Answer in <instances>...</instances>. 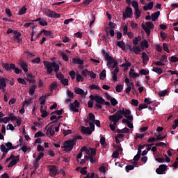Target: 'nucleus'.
Segmentation results:
<instances>
[{
    "label": "nucleus",
    "mask_w": 178,
    "mask_h": 178,
    "mask_svg": "<svg viewBox=\"0 0 178 178\" xmlns=\"http://www.w3.org/2000/svg\"><path fill=\"white\" fill-rule=\"evenodd\" d=\"M123 115L124 118L128 119V120H133V115H131V111L127 108L122 110H118L117 112L108 117V119L111 122H113V124H111L109 127L112 131H115L116 130V126L119 120L123 119Z\"/></svg>",
    "instance_id": "nucleus-1"
},
{
    "label": "nucleus",
    "mask_w": 178,
    "mask_h": 178,
    "mask_svg": "<svg viewBox=\"0 0 178 178\" xmlns=\"http://www.w3.org/2000/svg\"><path fill=\"white\" fill-rule=\"evenodd\" d=\"M43 65L44 67H46L47 69V74H52V73L54 71L57 79H58L60 81H61L65 79V75H63L62 72L58 73V72H59L60 67H59V64L56 63V62L44 61Z\"/></svg>",
    "instance_id": "nucleus-2"
},
{
    "label": "nucleus",
    "mask_w": 178,
    "mask_h": 178,
    "mask_svg": "<svg viewBox=\"0 0 178 178\" xmlns=\"http://www.w3.org/2000/svg\"><path fill=\"white\" fill-rule=\"evenodd\" d=\"M76 145V139H71L66 140L64 143V146L62 148L65 149V151L70 152L73 149V147Z\"/></svg>",
    "instance_id": "nucleus-3"
},
{
    "label": "nucleus",
    "mask_w": 178,
    "mask_h": 178,
    "mask_svg": "<svg viewBox=\"0 0 178 178\" xmlns=\"http://www.w3.org/2000/svg\"><path fill=\"white\" fill-rule=\"evenodd\" d=\"M142 29L144 30L145 33L147 34V36L151 35V30L154 29V26L152 22H147L145 24H141Z\"/></svg>",
    "instance_id": "nucleus-4"
},
{
    "label": "nucleus",
    "mask_w": 178,
    "mask_h": 178,
    "mask_svg": "<svg viewBox=\"0 0 178 178\" xmlns=\"http://www.w3.org/2000/svg\"><path fill=\"white\" fill-rule=\"evenodd\" d=\"M45 156V154L44 152H40L36 159H35L33 162V168L35 170H37L38 168H40V161L42 158H44Z\"/></svg>",
    "instance_id": "nucleus-5"
},
{
    "label": "nucleus",
    "mask_w": 178,
    "mask_h": 178,
    "mask_svg": "<svg viewBox=\"0 0 178 178\" xmlns=\"http://www.w3.org/2000/svg\"><path fill=\"white\" fill-rule=\"evenodd\" d=\"M133 16V9L131 7H127L125 13H123V19L131 18Z\"/></svg>",
    "instance_id": "nucleus-6"
},
{
    "label": "nucleus",
    "mask_w": 178,
    "mask_h": 178,
    "mask_svg": "<svg viewBox=\"0 0 178 178\" xmlns=\"http://www.w3.org/2000/svg\"><path fill=\"white\" fill-rule=\"evenodd\" d=\"M166 170H168V165H166L165 164H161L156 170V173H157V175H163V173H165V172H166Z\"/></svg>",
    "instance_id": "nucleus-7"
},
{
    "label": "nucleus",
    "mask_w": 178,
    "mask_h": 178,
    "mask_svg": "<svg viewBox=\"0 0 178 178\" xmlns=\"http://www.w3.org/2000/svg\"><path fill=\"white\" fill-rule=\"evenodd\" d=\"M49 170L50 172L49 175L51 177H55L56 175H58V168H56V165H48Z\"/></svg>",
    "instance_id": "nucleus-8"
},
{
    "label": "nucleus",
    "mask_w": 178,
    "mask_h": 178,
    "mask_svg": "<svg viewBox=\"0 0 178 178\" xmlns=\"http://www.w3.org/2000/svg\"><path fill=\"white\" fill-rule=\"evenodd\" d=\"M6 81H9V79L4 77L0 78V90H1L3 92L6 91L5 89L6 87Z\"/></svg>",
    "instance_id": "nucleus-9"
},
{
    "label": "nucleus",
    "mask_w": 178,
    "mask_h": 178,
    "mask_svg": "<svg viewBox=\"0 0 178 178\" xmlns=\"http://www.w3.org/2000/svg\"><path fill=\"white\" fill-rule=\"evenodd\" d=\"M77 108H80V103L79 101L75 100L73 103L70 104V108L72 111V112H79Z\"/></svg>",
    "instance_id": "nucleus-10"
},
{
    "label": "nucleus",
    "mask_w": 178,
    "mask_h": 178,
    "mask_svg": "<svg viewBox=\"0 0 178 178\" xmlns=\"http://www.w3.org/2000/svg\"><path fill=\"white\" fill-rule=\"evenodd\" d=\"M81 131L83 133V134H88V136H90V134H92V130L90 129L89 127H86L84 126H82L81 128Z\"/></svg>",
    "instance_id": "nucleus-11"
},
{
    "label": "nucleus",
    "mask_w": 178,
    "mask_h": 178,
    "mask_svg": "<svg viewBox=\"0 0 178 178\" xmlns=\"http://www.w3.org/2000/svg\"><path fill=\"white\" fill-rule=\"evenodd\" d=\"M20 161V156H16L15 159H13L8 165V168H13L17 162Z\"/></svg>",
    "instance_id": "nucleus-12"
},
{
    "label": "nucleus",
    "mask_w": 178,
    "mask_h": 178,
    "mask_svg": "<svg viewBox=\"0 0 178 178\" xmlns=\"http://www.w3.org/2000/svg\"><path fill=\"white\" fill-rule=\"evenodd\" d=\"M54 129H55L54 125L49 126L46 131V135L47 136H55V131L54 130Z\"/></svg>",
    "instance_id": "nucleus-13"
},
{
    "label": "nucleus",
    "mask_w": 178,
    "mask_h": 178,
    "mask_svg": "<svg viewBox=\"0 0 178 178\" xmlns=\"http://www.w3.org/2000/svg\"><path fill=\"white\" fill-rule=\"evenodd\" d=\"M118 73H119V67H116L114 69V71L111 72V74H113V81H118Z\"/></svg>",
    "instance_id": "nucleus-14"
},
{
    "label": "nucleus",
    "mask_w": 178,
    "mask_h": 178,
    "mask_svg": "<svg viewBox=\"0 0 178 178\" xmlns=\"http://www.w3.org/2000/svg\"><path fill=\"white\" fill-rule=\"evenodd\" d=\"M74 92H76V94H78L79 95H87L88 92H84V90H83V89L80 88H74Z\"/></svg>",
    "instance_id": "nucleus-15"
},
{
    "label": "nucleus",
    "mask_w": 178,
    "mask_h": 178,
    "mask_svg": "<svg viewBox=\"0 0 178 178\" xmlns=\"http://www.w3.org/2000/svg\"><path fill=\"white\" fill-rule=\"evenodd\" d=\"M88 116L89 119L85 120V123H90V122H94L95 120V115H94L92 113H90Z\"/></svg>",
    "instance_id": "nucleus-16"
},
{
    "label": "nucleus",
    "mask_w": 178,
    "mask_h": 178,
    "mask_svg": "<svg viewBox=\"0 0 178 178\" xmlns=\"http://www.w3.org/2000/svg\"><path fill=\"white\" fill-rule=\"evenodd\" d=\"M20 66L24 72V73H27V72H29V68H27L29 65L24 61L22 60L20 62Z\"/></svg>",
    "instance_id": "nucleus-17"
},
{
    "label": "nucleus",
    "mask_w": 178,
    "mask_h": 178,
    "mask_svg": "<svg viewBox=\"0 0 178 178\" xmlns=\"http://www.w3.org/2000/svg\"><path fill=\"white\" fill-rule=\"evenodd\" d=\"M33 22H39V24H40V26H47L48 24V22H47V21H45V19L44 18H38L37 19L34 20Z\"/></svg>",
    "instance_id": "nucleus-18"
},
{
    "label": "nucleus",
    "mask_w": 178,
    "mask_h": 178,
    "mask_svg": "<svg viewBox=\"0 0 178 178\" xmlns=\"http://www.w3.org/2000/svg\"><path fill=\"white\" fill-rule=\"evenodd\" d=\"M141 58L143 59V62L144 65H147V62L149 60V57H148V56L147 55V53L143 52Z\"/></svg>",
    "instance_id": "nucleus-19"
},
{
    "label": "nucleus",
    "mask_w": 178,
    "mask_h": 178,
    "mask_svg": "<svg viewBox=\"0 0 178 178\" xmlns=\"http://www.w3.org/2000/svg\"><path fill=\"white\" fill-rule=\"evenodd\" d=\"M72 62L75 65H84V60L80 59V58H74Z\"/></svg>",
    "instance_id": "nucleus-20"
},
{
    "label": "nucleus",
    "mask_w": 178,
    "mask_h": 178,
    "mask_svg": "<svg viewBox=\"0 0 178 178\" xmlns=\"http://www.w3.org/2000/svg\"><path fill=\"white\" fill-rule=\"evenodd\" d=\"M43 108V106H40V113L42 114L41 116L44 118L48 117V115H49V113L47 112V110H44Z\"/></svg>",
    "instance_id": "nucleus-21"
},
{
    "label": "nucleus",
    "mask_w": 178,
    "mask_h": 178,
    "mask_svg": "<svg viewBox=\"0 0 178 178\" xmlns=\"http://www.w3.org/2000/svg\"><path fill=\"white\" fill-rule=\"evenodd\" d=\"M154 8V1H150L147 5L143 6L145 10H151Z\"/></svg>",
    "instance_id": "nucleus-22"
},
{
    "label": "nucleus",
    "mask_w": 178,
    "mask_h": 178,
    "mask_svg": "<svg viewBox=\"0 0 178 178\" xmlns=\"http://www.w3.org/2000/svg\"><path fill=\"white\" fill-rule=\"evenodd\" d=\"M50 17L51 19H59L60 17V14L57 13L56 12L51 10V13L50 14V17Z\"/></svg>",
    "instance_id": "nucleus-23"
},
{
    "label": "nucleus",
    "mask_w": 178,
    "mask_h": 178,
    "mask_svg": "<svg viewBox=\"0 0 178 178\" xmlns=\"http://www.w3.org/2000/svg\"><path fill=\"white\" fill-rule=\"evenodd\" d=\"M102 54L103 56H104V58H105L106 60H111L113 58L112 56H111L109 55V54L108 52L105 51V49H103L102 51Z\"/></svg>",
    "instance_id": "nucleus-24"
},
{
    "label": "nucleus",
    "mask_w": 178,
    "mask_h": 178,
    "mask_svg": "<svg viewBox=\"0 0 178 178\" xmlns=\"http://www.w3.org/2000/svg\"><path fill=\"white\" fill-rule=\"evenodd\" d=\"M161 15V12L160 11H157L154 13H153L152 15V22H156V19H158V17H159Z\"/></svg>",
    "instance_id": "nucleus-25"
},
{
    "label": "nucleus",
    "mask_w": 178,
    "mask_h": 178,
    "mask_svg": "<svg viewBox=\"0 0 178 178\" xmlns=\"http://www.w3.org/2000/svg\"><path fill=\"white\" fill-rule=\"evenodd\" d=\"M95 102H97V104H100V105H104L105 99L102 98V97L97 95V97H96Z\"/></svg>",
    "instance_id": "nucleus-26"
},
{
    "label": "nucleus",
    "mask_w": 178,
    "mask_h": 178,
    "mask_svg": "<svg viewBox=\"0 0 178 178\" xmlns=\"http://www.w3.org/2000/svg\"><path fill=\"white\" fill-rule=\"evenodd\" d=\"M129 131H130V129L127 127H125L122 129H116V133H118V134L129 133Z\"/></svg>",
    "instance_id": "nucleus-27"
},
{
    "label": "nucleus",
    "mask_w": 178,
    "mask_h": 178,
    "mask_svg": "<svg viewBox=\"0 0 178 178\" xmlns=\"http://www.w3.org/2000/svg\"><path fill=\"white\" fill-rule=\"evenodd\" d=\"M35 90H37V85H33L29 88V95H34V92H35Z\"/></svg>",
    "instance_id": "nucleus-28"
},
{
    "label": "nucleus",
    "mask_w": 178,
    "mask_h": 178,
    "mask_svg": "<svg viewBox=\"0 0 178 178\" xmlns=\"http://www.w3.org/2000/svg\"><path fill=\"white\" fill-rule=\"evenodd\" d=\"M39 101L40 102V105L42 106L43 105L45 104V102H47V95H42V97H40Z\"/></svg>",
    "instance_id": "nucleus-29"
},
{
    "label": "nucleus",
    "mask_w": 178,
    "mask_h": 178,
    "mask_svg": "<svg viewBox=\"0 0 178 178\" xmlns=\"http://www.w3.org/2000/svg\"><path fill=\"white\" fill-rule=\"evenodd\" d=\"M100 144L101 145H102L103 148H106V147L108 146V144L106 143L105 137L102 136L100 138Z\"/></svg>",
    "instance_id": "nucleus-30"
},
{
    "label": "nucleus",
    "mask_w": 178,
    "mask_h": 178,
    "mask_svg": "<svg viewBox=\"0 0 178 178\" xmlns=\"http://www.w3.org/2000/svg\"><path fill=\"white\" fill-rule=\"evenodd\" d=\"M132 51H134V52L136 55H140V52H141V48H140L139 46H134Z\"/></svg>",
    "instance_id": "nucleus-31"
},
{
    "label": "nucleus",
    "mask_w": 178,
    "mask_h": 178,
    "mask_svg": "<svg viewBox=\"0 0 178 178\" xmlns=\"http://www.w3.org/2000/svg\"><path fill=\"white\" fill-rule=\"evenodd\" d=\"M100 80H105L106 79V70H104L99 74Z\"/></svg>",
    "instance_id": "nucleus-32"
},
{
    "label": "nucleus",
    "mask_w": 178,
    "mask_h": 178,
    "mask_svg": "<svg viewBox=\"0 0 178 178\" xmlns=\"http://www.w3.org/2000/svg\"><path fill=\"white\" fill-rule=\"evenodd\" d=\"M1 148V151L3 152V155H6V154H8V152H9V149H8V148H6V146H5V145H1L0 146Z\"/></svg>",
    "instance_id": "nucleus-33"
},
{
    "label": "nucleus",
    "mask_w": 178,
    "mask_h": 178,
    "mask_svg": "<svg viewBox=\"0 0 178 178\" xmlns=\"http://www.w3.org/2000/svg\"><path fill=\"white\" fill-rule=\"evenodd\" d=\"M117 47H119V48H121L123 51H124L125 49V44L123 40L117 42Z\"/></svg>",
    "instance_id": "nucleus-34"
},
{
    "label": "nucleus",
    "mask_w": 178,
    "mask_h": 178,
    "mask_svg": "<svg viewBox=\"0 0 178 178\" xmlns=\"http://www.w3.org/2000/svg\"><path fill=\"white\" fill-rule=\"evenodd\" d=\"M152 71L155 72V73H157L158 74H162V73H163L162 68H159L156 67H154L152 69Z\"/></svg>",
    "instance_id": "nucleus-35"
},
{
    "label": "nucleus",
    "mask_w": 178,
    "mask_h": 178,
    "mask_svg": "<svg viewBox=\"0 0 178 178\" xmlns=\"http://www.w3.org/2000/svg\"><path fill=\"white\" fill-rule=\"evenodd\" d=\"M26 11L27 8H26V6H23L22 8H20L18 15H19V16H22V15H24Z\"/></svg>",
    "instance_id": "nucleus-36"
},
{
    "label": "nucleus",
    "mask_w": 178,
    "mask_h": 178,
    "mask_svg": "<svg viewBox=\"0 0 178 178\" xmlns=\"http://www.w3.org/2000/svg\"><path fill=\"white\" fill-rule=\"evenodd\" d=\"M136 19H138L139 17H141V11L140 10L139 8H136L135 9V13Z\"/></svg>",
    "instance_id": "nucleus-37"
},
{
    "label": "nucleus",
    "mask_w": 178,
    "mask_h": 178,
    "mask_svg": "<svg viewBox=\"0 0 178 178\" xmlns=\"http://www.w3.org/2000/svg\"><path fill=\"white\" fill-rule=\"evenodd\" d=\"M90 90H98L99 91H101V88L99 86H97L95 84H92L89 86Z\"/></svg>",
    "instance_id": "nucleus-38"
},
{
    "label": "nucleus",
    "mask_w": 178,
    "mask_h": 178,
    "mask_svg": "<svg viewBox=\"0 0 178 178\" xmlns=\"http://www.w3.org/2000/svg\"><path fill=\"white\" fill-rule=\"evenodd\" d=\"M10 121L9 117H4L3 118H0V123H4L6 124L8 122Z\"/></svg>",
    "instance_id": "nucleus-39"
},
{
    "label": "nucleus",
    "mask_w": 178,
    "mask_h": 178,
    "mask_svg": "<svg viewBox=\"0 0 178 178\" xmlns=\"http://www.w3.org/2000/svg\"><path fill=\"white\" fill-rule=\"evenodd\" d=\"M76 81L78 83H80V81H81V83H83V81H84V78L83 77V76H81V74H76Z\"/></svg>",
    "instance_id": "nucleus-40"
},
{
    "label": "nucleus",
    "mask_w": 178,
    "mask_h": 178,
    "mask_svg": "<svg viewBox=\"0 0 178 178\" xmlns=\"http://www.w3.org/2000/svg\"><path fill=\"white\" fill-rule=\"evenodd\" d=\"M140 45L143 48H148V47H149V44H148V41H147V40H144L143 42H141Z\"/></svg>",
    "instance_id": "nucleus-41"
},
{
    "label": "nucleus",
    "mask_w": 178,
    "mask_h": 178,
    "mask_svg": "<svg viewBox=\"0 0 178 178\" xmlns=\"http://www.w3.org/2000/svg\"><path fill=\"white\" fill-rule=\"evenodd\" d=\"M141 40V38L140 36L136 37L133 40L134 45H138V41Z\"/></svg>",
    "instance_id": "nucleus-42"
},
{
    "label": "nucleus",
    "mask_w": 178,
    "mask_h": 178,
    "mask_svg": "<svg viewBox=\"0 0 178 178\" xmlns=\"http://www.w3.org/2000/svg\"><path fill=\"white\" fill-rule=\"evenodd\" d=\"M2 67L3 69H5V70H6L7 72H10V65L8 64V63H3L2 64Z\"/></svg>",
    "instance_id": "nucleus-43"
},
{
    "label": "nucleus",
    "mask_w": 178,
    "mask_h": 178,
    "mask_svg": "<svg viewBox=\"0 0 178 178\" xmlns=\"http://www.w3.org/2000/svg\"><path fill=\"white\" fill-rule=\"evenodd\" d=\"M129 77H132V79H136V77H140V74L129 72Z\"/></svg>",
    "instance_id": "nucleus-44"
},
{
    "label": "nucleus",
    "mask_w": 178,
    "mask_h": 178,
    "mask_svg": "<svg viewBox=\"0 0 178 178\" xmlns=\"http://www.w3.org/2000/svg\"><path fill=\"white\" fill-rule=\"evenodd\" d=\"M166 94H168V90H160L158 92V95H159V97H165Z\"/></svg>",
    "instance_id": "nucleus-45"
},
{
    "label": "nucleus",
    "mask_w": 178,
    "mask_h": 178,
    "mask_svg": "<svg viewBox=\"0 0 178 178\" xmlns=\"http://www.w3.org/2000/svg\"><path fill=\"white\" fill-rule=\"evenodd\" d=\"M148 108V105L147 104H139L138 111H143V109H147Z\"/></svg>",
    "instance_id": "nucleus-46"
},
{
    "label": "nucleus",
    "mask_w": 178,
    "mask_h": 178,
    "mask_svg": "<svg viewBox=\"0 0 178 178\" xmlns=\"http://www.w3.org/2000/svg\"><path fill=\"white\" fill-rule=\"evenodd\" d=\"M17 81H18V83H19V84H23L24 86H27V82L23 78H18Z\"/></svg>",
    "instance_id": "nucleus-47"
},
{
    "label": "nucleus",
    "mask_w": 178,
    "mask_h": 178,
    "mask_svg": "<svg viewBox=\"0 0 178 178\" xmlns=\"http://www.w3.org/2000/svg\"><path fill=\"white\" fill-rule=\"evenodd\" d=\"M170 62H172V63H176V62H178V58L177 56H172L169 58Z\"/></svg>",
    "instance_id": "nucleus-48"
},
{
    "label": "nucleus",
    "mask_w": 178,
    "mask_h": 178,
    "mask_svg": "<svg viewBox=\"0 0 178 178\" xmlns=\"http://www.w3.org/2000/svg\"><path fill=\"white\" fill-rule=\"evenodd\" d=\"M88 76H90V79H97V74L92 71L88 72Z\"/></svg>",
    "instance_id": "nucleus-49"
},
{
    "label": "nucleus",
    "mask_w": 178,
    "mask_h": 178,
    "mask_svg": "<svg viewBox=\"0 0 178 178\" xmlns=\"http://www.w3.org/2000/svg\"><path fill=\"white\" fill-rule=\"evenodd\" d=\"M54 113H56L58 116H60V115L63 113V109L55 111L54 112H52L51 115H54Z\"/></svg>",
    "instance_id": "nucleus-50"
},
{
    "label": "nucleus",
    "mask_w": 178,
    "mask_h": 178,
    "mask_svg": "<svg viewBox=\"0 0 178 178\" xmlns=\"http://www.w3.org/2000/svg\"><path fill=\"white\" fill-rule=\"evenodd\" d=\"M134 169V165H129L125 167V170L127 173L130 172V170H133Z\"/></svg>",
    "instance_id": "nucleus-51"
},
{
    "label": "nucleus",
    "mask_w": 178,
    "mask_h": 178,
    "mask_svg": "<svg viewBox=\"0 0 178 178\" xmlns=\"http://www.w3.org/2000/svg\"><path fill=\"white\" fill-rule=\"evenodd\" d=\"M9 118L11 122H16V120H17V117L13 115V113L9 114Z\"/></svg>",
    "instance_id": "nucleus-52"
},
{
    "label": "nucleus",
    "mask_w": 178,
    "mask_h": 178,
    "mask_svg": "<svg viewBox=\"0 0 178 178\" xmlns=\"http://www.w3.org/2000/svg\"><path fill=\"white\" fill-rule=\"evenodd\" d=\"M63 86H69V80L67 79H63L60 81Z\"/></svg>",
    "instance_id": "nucleus-53"
},
{
    "label": "nucleus",
    "mask_w": 178,
    "mask_h": 178,
    "mask_svg": "<svg viewBox=\"0 0 178 178\" xmlns=\"http://www.w3.org/2000/svg\"><path fill=\"white\" fill-rule=\"evenodd\" d=\"M117 92H122L123 90V85H118L115 88Z\"/></svg>",
    "instance_id": "nucleus-54"
},
{
    "label": "nucleus",
    "mask_w": 178,
    "mask_h": 178,
    "mask_svg": "<svg viewBox=\"0 0 178 178\" xmlns=\"http://www.w3.org/2000/svg\"><path fill=\"white\" fill-rule=\"evenodd\" d=\"M111 102V105L112 106H116V105H118V104H119V102H118V100H116L114 97H113L111 99V100H110Z\"/></svg>",
    "instance_id": "nucleus-55"
},
{
    "label": "nucleus",
    "mask_w": 178,
    "mask_h": 178,
    "mask_svg": "<svg viewBox=\"0 0 178 178\" xmlns=\"http://www.w3.org/2000/svg\"><path fill=\"white\" fill-rule=\"evenodd\" d=\"M140 74L144 75V76H147V74H149V72L145 70V69H142L140 72H139Z\"/></svg>",
    "instance_id": "nucleus-56"
},
{
    "label": "nucleus",
    "mask_w": 178,
    "mask_h": 178,
    "mask_svg": "<svg viewBox=\"0 0 178 178\" xmlns=\"http://www.w3.org/2000/svg\"><path fill=\"white\" fill-rule=\"evenodd\" d=\"M90 71H88V70H82L81 72V74L83 76V77H87V76H88V72Z\"/></svg>",
    "instance_id": "nucleus-57"
},
{
    "label": "nucleus",
    "mask_w": 178,
    "mask_h": 178,
    "mask_svg": "<svg viewBox=\"0 0 178 178\" xmlns=\"http://www.w3.org/2000/svg\"><path fill=\"white\" fill-rule=\"evenodd\" d=\"M163 48L164 51L165 52H167V54H169L170 52V51L169 50V47H168V44L163 43Z\"/></svg>",
    "instance_id": "nucleus-58"
},
{
    "label": "nucleus",
    "mask_w": 178,
    "mask_h": 178,
    "mask_svg": "<svg viewBox=\"0 0 178 178\" xmlns=\"http://www.w3.org/2000/svg\"><path fill=\"white\" fill-rule=\"evenodd\" d=\"M61 56L63 60H65V62H67L69 60V56H67V55H66L65 53L62 52Z\"/></svg>",
    "instance_id": "nucleus-59"
},
{
    "label": "nucleus",
    "mask_w": 178,
    "mask_h": 178,
    "mask_svg": "<svg viewBox=\"0 0 178 178\" xmlns=\"http://www.w3.org/2000/svg\"><path fill=\"white\" fill-rule=\"evenodd\" d=\"M58 87V85L56 84V82H53L50 85V90L52 91V90H55Z\"/></svg>",
    "instance_id": "nucleus-60"
},
{
    "label": "nucleus",
    "mask_w": 178,
    "mask_h": 178,
    "mask_svg": "<svg viewBox=\"0 0 178 178\" xmlns=\"http://www.w3.org/2000/svg\"><path fill=\"white\" fill-rule=\"evenodd\" d=\"M63 134H64L65 137H66V136H69V134H72V130L70 129L63 130Z\"/></svg>",
    "instance_id": "nucleus-61"
},
{
    "label": "nucleus",
    "mask_w": 178,
    "mask_h": 178,
    "mask_svg": "<svg viewBox=\"0 0 178 178\" xmlns=\"http://www.w3.org/2000/svg\"><path fill=\"white\" fill-rule=\"evenodd\" d=\"M80 173L86 176L87 175V167H84L81 169Z\"/></svg>",
    "instance_id": "nucleus-62"
},
{
    "label": "nucleus",
    "mask_w": 178,
    "mask_h": 178,
    "mask_svg": "<svg viewBox=\"0 0 178 178\" xmlns=\"http://www.w3.org/2000/svg\"><path fill=\"white\" fill-rule=\"evenodd\" d=\"M32 79H34V76H33V74H26V80L27 81H30Z\"/></svg>",
    "instance_id": "nucleus-63"
},
{
    "label": "nucleus",
    "mask_w": 178,
    "mask_h": 178,
    "mask_svg": "<svg viewBox=\"0 0 178 178\" xmlns=\"http://www.w3.org/2000/svg\"><path fill=\"white\" fill-rule=\"evenodd\" d=\"M132 6L134 8V9H138V2H137V1H133Z\"/></svg>",
    "instance_id": "nucleus-64"
}]
</instances>
